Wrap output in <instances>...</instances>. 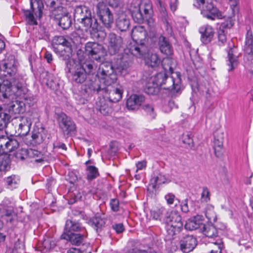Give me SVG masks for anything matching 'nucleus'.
<instances>
[{
  "mask_svg": "<svg viewBox=\"0 0 253 253\" xmlns=\"http://www.w3.org/2000/svg\"><path fill=\"white\" fill-rule=\"evenodd\" d=\"M64 5L61 3H57L54 0H51L50 2L49 6L51 12V15L55 20H58L68 13Z\"/></svg>",
  "mask_w": 253,
  "mask_h": 253,
  "instance_id": "nucleus-18",
  "label": "nucleus"
},
{
  "mask_svg": "<svg viewBox=\"0 0 253 253\" xmlns=\"http://www.w3.org/2000/svg\"><path fill=\"white\" fill-rule=\"evenodd\" d=\"M199 32L201 34V41L205 44L211 41L214 33L212 27L208 25L201 27Z\"/></svg>",
  "mask_w": 253,
  "mask_h": 253,
  "instance_id": "nucleus-24",
  "label": "nucleus"
},
{
  "mask_svg": "<svg viewBox=\"0 0 253 253\" xmlns=\"http://www.w3.org/2000/svg\"><path fill=\"white\" fill-rule=\"evenodd\" d=\"M110 206L112 210L114 211H119V201L117 199H112L110 202Z\"/></svg>",
  "mask_w": 253,
  "mask_h": 253,
  "instance_id": "nucleus-64",
  "label": "nucleus"
},
{
  "mask_svg": "<svg viewBox=\"0 0 253 253\" xmlns=\"http://www.w3.org/2000/svg\"><path fill=\"white\" fill-rule=\"evenodd\" d=\"M77 21L81 24L82 30L88 32L91 35L98 32V24L96 19L92 17L91 11Z\"/></svg>",
  "mask_w": 253,
  "mask_h": 253,
  "instance_id": "nucleus-10",
  "label": "nucleus"
},
{
  "mask_svg": "<svg viewBox=\"0 0 253 253\" xmlns=\"http://www.w3.org/2000/svg\"><path fill=\"white\" fill-rule=\"evenodd\" d=\"M142 108L148 115H150L152 118H155V114L154 113V109L152 105L149 104H146L142 106Z\"/></svg>",
  "mask_w": 253,
  "mask_h": 253,
  "instance_id": "nucleus-58",
  "label": "nucleus"
},
{
  "mask_svg": "<svg viewBox=\"0 0 253 253\" xmlns=\"http://www.w3.org/2000/svg\"><path fill=\"white\" fill-rule=\"evenodd\" d=\"M4 109L8 110L9 113L20 114L25 111L24 103L21 101H12L8 104Z\"/></svg>",
  "mask_w": 253,
  "mask_h": 253,
  "instance_id": "nucleus-28",
  "label": "nucleus"
},
{
  "mask_svg": "<svg viewBox=\"0 0 253 253\" xmlns=\"http://www.w3.org/2000/svg\"><path fill=\"white\" fill-rule=\"evenodd\" d=\"M193 5L195 7L200 9L203 16L208 19H221L225 17L223 13L208 0H193Z\"/></svg>",
  "mask_w": 253,
  "mask_h": 253,
  "instance_id": "nucleus-2",
  "label": "nucleus"
},
{
  "mask_svg": "<svg viewBox=\"0 0 253 253\" xmlns=\"http://www.w3.org/2000/svg\"><path fill=\"white\" fill-rule=\"evenodd\" d=\"M13 213V210L12 207H9L7 208H5L3 206V208H2L1 212H0V216L1 217L3 216H10L12 213Z\"/></svg>",
  "mask_w": 253,
  "mask_h": 253,
  "instance_id": "nucleus-59",
  "label": "nucleus"
},
{
  "mask_svg": "<svg viewBox=\"0 0 253 253\" xmlns=\"http://www.w3.org/2000/svg\"><path fill=\"white\" fill-rule=\"evenodd\" d=\"M106 44L110 54H115L123 47L124 40L122 37L114 33H110L107 36Z\"/></svg>",
  "mask_w": 253,
  "mask_h": 253,
  "instance_id": "nucleus-8",
  "label": "nucleus"
},
{
  "mask_svg": "<svg viewBox=\"0 0 253 253\" xmlns=\"http://www.w3.org/2000/svg\"><path fill=\"white\" fill-rule=\"evenodd\" d=\"M227 32L225 29L219 28L218 31V40L222 44H224L227 41Z\"/></svg>",
  "mask_w": 253,
  "mask_h": 253,
  "instance_id": "nucleus-56",
  "label": "nucleus"
},
{
  "mask_svg": "<svg viewBox=\"0 0 253 253\" xmlns=\"http://www.w3.org/2000/svg\"><path fill=\"white\" fill-rule=\"evenodd\" d=\"M86 231L85 233H69L64 232L61 236V238L69 241L73 245H80L87 237Z\"/></svg>",
  "mask_w": 253,
  "mask_h": 253,
  "instance_id": "nucleus-17",
  "label": "nucleus"
},
{
  "mask_svg": "<svg viewBox=\"0 0 253 253\" xmlns=\"http://www.w3.org/2000/svg\"><path fill=\"white\" fill-rule=\"evenodd\" d=\"M30 4L32 11L29 10H25L24 14L26 20L30 25H37V22L35 19L34 14H37L38 12V16L40 18L42 14L43 5L42 0H30Z\"/></svg>",
  "mask_w": 253,
  "mask_h": 253,
  "instance_id": "nucleus-7",
  "label": "nucleus"
},
{
  "mask_svg": "<svg viewBox=\"0 0 253 253\" xmlns=\"http://www.w3.org/2000/svg\"><path fill=\"white\" fill-rule=\"evenodd\" d=\"M105 223L104 220L101 218L95 217L92 219V224L94 226V228L97 232L105 225Z\"/></svg>",
  "mask_w": 253,
  "mask_h": 253,
  "instance_id": "nucleus-57",
  "label": "nucleus"
},
{
  "mask_svg": "<svg viewBox=\"0 0 253 253\" xmlns=\"http://www.w3.org/2000/svg\"><path fill=\"white\" fill-rule=\"evenodd\" d=\"M129 10L135 22H146L149 26H154V20L152 17L153 13V6L150 0H140L138 3L132 2Z\"/></svg>",
  "mask_w": 253,
  "mask_h": 253,
  "instance_id": "nucleus-1",
  "label": "nucleus"
},
{
  "mask_svg": "<svg viewBox=\"0 0 253 253\" xmlns=\"http://www.w3.org/2000/svg\"><path fill=\"white\" fill-rule=\"evenodd\" d=\"M11 116L6 110L0 107V130L5 128L10 122Z\"/></svg>",
  "mask_w": 253,
  "mask_h": 253,
  "instance_id": "nucleus-38",
  "label": "nucleus"
},
{
  "mask_svg": "<svg viewBox=\"0 0 253 253\" xmlns=\"http://www.w3.org/2000/svg\"><path fill=\"white\" fill-rule=\"evenodd\" d=\"M99 175L98 169L94 166H88L86 168V179L89 181H91Z\"/></svg>",
  "mask_w": 253,
  "mask_h": 253,
  "instance_id": "nucleus-44",
  "label": "nucleus"
},
{
  "mask_svg": "<svg viewBox=\"0 0 253 253\" xmlns=\"http://www.w3.org/2000/svg\"><path fill=\"white\" fill-rule=\"evenodd\" d=\"M146 65L152 68L158 67L161 63V59L156 53H149L144 57Z\"/></svg>",
  "mask_w": 253,
  "mask_h": 253,
  "instance_id": "nucleus-32",
  "label": "nucleus"
},
{
  "mask_svg": "<svg viewBox=\"0 0 253 253\" xmlns=\"http://www.w3.org/2000/svg\"><path fill=\"white\" fill-rule=\"evenodd\" d=\"M203 217L200 215H197L188 219L185 224V228L187 230H194L204 225Z\"/></svg>",
  "mask_w": 253,
  "mask_h": 253,
  "instance_id": "nucleus-22",
  "label": "nucleus"
},
{
  "mask_svg": "<svg viewBox=\"0 0 253 253\" xmlns=\"http://www.w3.org/2000/svg\"><path fill=\"white\" fill-rule=\"evenodd\" d=\"M96 105L100 112L103 115H106L111 112V108L104 98H100L96 102Z\"/></svg>",
  "mask_w": 253,
  "mask_h": 253,
  "instance_id": "nucleus-39",
  "label": "nucleus"
},
{
  "mask_svg": "<svg viewBox=\"0 0 253 253\" xmlns=\"http://www.w3.org/2000/svg\"><path fill=\"white\" fill-rule=\"evenodd\" d=\"M166 213H167L166 209L164 207H161L151 210V216L155 219H161L163 215Z\"/></svg>",
  "mask_w": 253,
  "mask_h": 253,
  "instance_id": "nucleus-48",
  "label": "nucleus"
},
{
  "mask_svg": "<svg viewBox=\"0 0 253 253\" xmlns=\"http://www.w3.org/2000/svg\"><path fill=\"white\" fill-rule=\"evenodd\" d=\"M85 52L86 54L96 61H100L103 55L102 46L93 42H88L86 43Z\"/></svg>",
  "mask_w": 253,
  "mask_h": 253,
  "instance_id": "nucleus-13",
  "label": "nucleus"
},
{
  "mask_svg": "<svg viewBox=\"0 0 253 253\" xmlns=\"http://www.w3.org/2000/svg\"><path fill=\"white\" fill-rule=\"evenodd\" d=\"M146 36V31L142 26H135L131 31V37L136 42H141L145 39Z\"/></svg>",
  "mask_w": 253,
  "mask_h": 253,
  "instance_id": "nucleus-29",
  "label": "nucleus"
},
{
  "mask_svg": "<svg viewBox=\"0 0 253 253\" xmlns=\"http://www.w3.org/2000/svg\"><path fill=\"white\" fill-rule=\"evenodd\" d=\"M17 72V66L13 56L6 58L0 65V76L10 78L14 76Z\"/></svg>",
  "mask_w": 253,
  "mask_h": 253,
  "instance_id": "nucleus-9",
  "label": "nucleus"
},
{
  "mask_svg": "<svg viewBox=\"0 0 253 253\" xmlns=\"http://www.w3.org/2000/svg\"><path fill=\"white\" fill-rule=\"evenodd\" d=\"M216 134H214V149L215 155L219 157L221 154L222 150L223 142L224 139V134L222 132H220L219 138H216Z\"/></svg>",
  "mask_w": 253,
  "mask_h": 253,
  "instance_id": "nucleus-37",
  "label": "nucleus"
},
{
  "mask_svg": "<svg viewBox=\"0 0 253 253\" xmlns=\"http://www.w3.org/2000/svg\"><path fill=\"white\" fill-rule=\"evenodd\" d=\"M205 215L210 220L214 221L216 219V214L214 211V207L211 205H208L205 209Z\"/></svg>",
  "mask_w": 253,
  "mask_h": 253,
  "instance_id": "nucleus-49",
  "label": "nucleus"
},
{
  "mask_svg": "<svg viewBox=\"0 0 253 253\" xmlns=\"http://www.w3.org/2000/svg\"><path fill=\"white\" fill-rule=\"evenodd\" d=\"M104 85L98 77L94 80H89L86 84V86L91 91L96 93H99L100 91H105L106 88H105Z\"/></svg>",
  "mask_w": 253,
  "mask_h": 253,
  "instance_id": "nucleus-30",
  "label": "nucleus"
},
{
  "mask_svg": "<svg viewBox=\"0 0 253 253\" xmlns=\"http://www.w3.org/2000/svg\"><path fill=\"white\" fill-rule=\"evenodd\" d=\"M202 232L208 237L212 238L217 236L218 232L216 228L212 225H205L203 226Z\"/></svg>",
  "mask_w": 253,
  "mask_h": 253,
  "instance_id": "nucleus-42",
  "label": "nucleus"
},
{
  "mask_svg": "<svg viewBox=\"0 0 253 253\" xmlns=\"http://www.w3.org/2000/svg\"><path fill=\"white\" fill-rule=\"evenodd\" d=\"M53 47L58 46L60 45H64V46L69 45L70 42L66 40L63 36L55 37L53 40Z\"/></svg>",
  "mask_w": 253,
  "mask_h": 253,
  "instance_id": "nucleus-50",
  "label": "nucleus"
},
{
  "mask_svg": "<svg viewBox=\"0 0 253 253\" xmlns=\"http://www.w3.org/2000/svg\"><path fill=\"white\" fill-rule=\"evenodd\" d=\"M142 80L145 82L144 89L146 93L154 95L159 92L160 88L158 87V85L152 80L147 75V73L143 74Z\"/></svg>",
  "mask_w": 253,
  "mask_h": 253,
  "instance_id": "nucleus-21",
  "label": "nucleus"
},
{
  "mask_svg": "<svg viewBox=\"0 0 253 253\" xmlns=\"http://www.w3.org/2000/svg\"><path fill=\"white\" fill-rule=\"evenodd\" d=\"M104 92L108 94V97L110 102L116 103L122 99L123 89L121 86L118 87L112 86L106 88Z\"/></svg>",
  "mask_w": 253,
  "mask_h": 253,
  "instance_id": "nucleus-19",
  "label": "nucleus"
},
{
  "mask_svg": "<svg viewBox=\"0 0 253 253\" xmlns=\"http://www.w3.org/2000/svg\"><path fill=\"white\" fill-rule=\"evenodd\" d=\"M165 84H164L163 88L164 89L172 90L178 92L181 86L180 75L178 73H172L171 76H166Z\"/></svg>",
  "mask_w": 253,
  "mask_h": 253,
  "instance_id": "nucleus-14",
  "label": "nucleus"
},
{
  "mask_svg": "<svg viewBox=\"0 0 253 253\" xmlns=\"http://www.w3.org/2000/svg\"><path fill=\"white\" fill-rule=\"evenodd\" d=\"M196 238L192 235H183L179 239L180 250L184 253H188L194 250L197 245Z\"/></svg>",
  "mask_w": 253,
  "mask_h": 253,
  "instance_id": "nucleus-11",
  "label": "nucleus"
},
{
  "mask_svg": "<svg viewBox=\"0 0 253 253\" xmlns=\"http://www.w3.org/2000/svg\"><path fill=\"white\" fill-rule=\"evenodd\" d=\"M53 48L59 58L62 60L66 61V68H67V63L71 60H74L71 58L72 48L71 44L65 46L64 45L54 46Z\"/></svg>",
  "mask_w": 253,
  "mask_h": 253,
  "instance_id": "nucleus-16",
  "label": "nucleus"
},
{
  "mask_svg": "<svg viewBox=\"0 0 253 253\" xmlns=\"http://www.w3.org/2000/svg\"><path fill=\"white\" fill-rule=\"evenodd\" d=\"M57 21L59 25L63 29H68L72 24L71 17L68 13L62 17L59 18Z\"/></svg>",
  "mask_w": 253,
  "mask_h": 253,
  "instance_id": "nucleus-43",
  "label": "nucleus"
},
{
  "mask_svg": "<svg viewBox=\"0 0 253 253\" xmlns=\"http://www.w3.org/2000/svg\"><path fill=\"white\" fill-rule=\"evenodd\" d=\"M149 77L152 79V80L155 82L158 85V87L163 88L164 84H165V79L166 75L164 73H159L155 76L151 75L150 74L147 73Z\"/></svg>",
  "mask_w": 253,
  "mask_h": 253,
  "instance_id": "nucleus-41",
  "label": "nucleus"
},
{
  "mask_svg": "<svg viewBox=\"0 0 253 253\" xmlns=\"http://www.w3.org/2000/svg\"><path fill=\"white\" fill-rule=\"evenodd\" d=\"M56 245V242L54 239L51 237H47L42 242L39 247L41 252L46 253L53 248Z\"/></svg>",
  "mask_w": 253,
  "mask_h": 253,
  "instance_id": "nucleus-36",
  "label": "nucleus"
},
{
  "mask_svg": "<svg viewBox=\"0 0 253 253\" xmlns=\"http://www.w3.org/2000/svg\"><path fill=\"white\" fill-rule=\"evenodd\" d=\"M17 132L21 136L27 135L30 131L32 122L30 117L23 116L16 119Z\"/></svg>",
  "mask_w": 253,
  "mask_h": 253,
  "instance_id": "nucleus-15",
  "label": "nucleus"
},
{
  "mask_svg": "<svg viewBox=\"0 0 253 253\" xmlns=\"http://www.w3.org/2000/svg\"><path fill=\"white\" fill-rule=\"evenodd\" d=\"M66 69L71 74V79L77 84H82L87 79L86 72L84 66L75 60H71L67 63Z\"/></svg>",
  "mask_w": 253,
  "mask_h": 253,
  "instance_id": "nucleus-5",
  "label": "nucleus"
},
{
  "mask_svg": "<svg viewBox=\"0 0 253 253\" xmlns=\"http://www.w3.org/2000/svg\"><path fill=\"white\" fill-rule=\"evenodd\" d=\"M229 2L230 7L232 9L233 13L234 14L235 12L238 11V0H229Z\"/></svg>",
  "mask_w": 253,
  "mask_h": 253,
  "instance_id": "nucleus-62",
  "label": "nucleus"
},
{
  "mask_svg": "<svg viewBox=\"0 0 253 253\" xmlns=\"http://www.w3.org/2000/svg\"><path fill=\"white\" fill-rule=\"evenodd\" d=\"M27 154L30 157L35 158L36 162H41L43 161L42 154L37 150L29 149L27 151Z\"/></svg>",
  "mask_w": 253,
  "mask_h": 253,
  "instance_id": "nucleus-47",
  "label": "nucleus"
},
{
  "mask_svg": "<svg viewBox=\"0 0 253 253\" xmlns=\"http://www.w3.org/2000/svg\"><path fill=\"white\" fill-rule=\"evenodd\" d=\"M129 50L131 55L139 58L145 56L146 51V47L143 44L132 45Z\"/></svg>",
  "mask_w": 253,
  "mask_h": 253,
  "instance_id": "nucleus-35",
  "label": "nucleus"
},
{
  "mask_svg": "<svg viewBox=\"0 0 253 253\" xmlns=\"http://www.w3.org/2000/svg\"><path fill=\"white\" fill-rule=\"evenodd\" d=\"M19 182L18 176L13 175L8 176L6 179V182L8 185L11 187H15V185Z\"/></svg>",
  "mask_w": 253,
  "mask_h": 253,
  "instance_id": "nucleus-55",
  "label": "nucleus"
},
{
  "mask_svg": "<svg viewBox=\"0 0 253 253\" xmlns=\"http://www.w3.org/2000/svg\"><path fill=\"white\" fill-rule=\"evenodd\" d=\"M164 220L166 224H172L174 226H175L176 229H182L183 223L181 221V217L176 212H171L164 217Z\"/></svg>",
  "mask_w": 253,
  "mask_h": 253,
  "instance_id": "nucleus-23",
  "label": "nucleus"
},
{
  "mask_svg": "<svg viewBox=\"0 0 253 253\" xmlns=\"http://www.w3.org/2000/svg\"><path fill=\"white\" fill-rule=\"evenodd\" d=\"M244 51L249 55L253 53V36L252 32L250 31H248L247 33Z\"/></svg>",
  "mask_w": 253,
  "mask_h": 253,
  "instance_id": "nucleus-34",
  "label": "nucleus"
},
{
  "mask_svg": "<svg viewBox=\"0 0 253 253\" xmlns=\"http://www.w3.org/2000/svg\"><path fill=\"white\" fill-rule=\"evenodd\" d=\"M26 89L21 84L12 85L7 80L3 81L0 86V99L2 101L13 98V96L22 97Z\"/></svg>",
  "mask_w": 253,
  "mask_h": 253,
  "instance_id": "nucleus-3",
  "label": "nucleus"
},
{
  "mask_svg": "<svg viewBox=\"0 0 253 253\" xmlns=\"http://www.w3.org/2000/svg\"><path fill=\"white\" fill-rule=\"evenodd\" d=\"M237 53V48L233 46L230 48L228 51V65L230 67L228 70L232 71L238 65L237 56L235 54Z\"/></svg>",
  "mask_w": 253,
  "mask_h": 253,
  "instance_id": "nucleus-31",
  "label": "nucleus"
},
{
  "mask_svg": "<svg viewBox=\"0 0 253 253\" xmlns=\"http://www.w3.org/2000/svg\"><path fill=\"white\" fill-rule=\"evenodd\" d=\"M129 25V20L125 14L120 15L116 20V26L121 31L127 30Z\"/></svg>",
  "mask_w": 253,
  "mask_h": 253,
  "instance_id": "nucleus-33",
  "label": "nucleus"
},
{
  "mask_svg": "<svg viewBox=\"0 0 253 253\" xmlns=\"http://www.w3.org/2000/svg\"><path fill=\"white\" fill-rule=\"evenodd\" d=\"M6 143L5 148H7L6 152L7 153L14 151L19 146V143L15 138L8 139L6 138Z\"/></svg>",
  "mask_w": 253,
  "mask_h": 253,
  "instance_id": "nucleus-45",
  "label": "nucleus"
},
{
  "mask_svg": "<svg viewBox=\"0 0 253 253\" xmlns=\"http://www.w3.org/2000/svg\"><path fill=\"white\" fill-rule=\"evenodd\" d=\"M201 199L203 202H208L210 200V191L207 187L203 189L201 195Z\"/></svg>",
  "mask_w": 253,
  "mask_h": 253,
  "instance_id": "nucleus-60",
  "label": "nucleus"
},
{
  "mask_svg": "<svg viewBox=\"0 0 253 253\" xmlns=\"http://www.w3.org/2000/svg\"><path fill=\"white\" fill-rule=\"evenodd\" d=\"M10 168L8 158L0 155V171L7 170Z\"/></svg>",
  "mask_w": 253,
  "mask_h": 253,
  "instance_id": "nucleus-53",
  "label": "nucleus"
},
{
  "mask_svg": "<svg viewBox=\"0 0 253 253\" xmlns=\"http://www.w3.org/2000/svg\"><path fill=\"white\" fill-rule=\"evenodd\" d=\"M209 246L211 249V253H221L223 245L221 240H217L215 242L211 243Z\"/></svg>",
  "mask_w": 253,
  "mask_h": 253,
  "instance_id": "nucleus-46",
  "label": "nucleus"
},
{
  "mask_svg": "<svg viewBox=\"0 0 253 253\" xmlns=\"http://www.w3.org/2000/svg\"><path fill=\"white\" fill-rule=\"evenodd\" d=\"M91 11L90 9L85 5L77 6L74 10V17L79 20L82 17L85 15L86 13H89Z\"/></svg>",
  "mask_w": 253,
  "mask_h": 253,
  "instance_id": "nucleus-40",
  "label": "nucleus"
},
{
  "mask_svg": "<svg viewBox=\"0 0 253 253\" xmlns=\"http://www.w3.org/2000/svg\"><path fill=\"white\" fill-rule=\"evenodd\" d=\"M192 137V133L191 132H186L183 134L182 141L183 143L188 145L189 147H191L193 145Z\"/></svg>",
  "mask_w": 253,
  "mask_h": 253,
  "instance_id": "nucleus-52",
  "label": "nucleus"
},
{
  "mask_svg": "<svg viewBox=\"0 0 253 253\" xmlns=\"http://www.w3.org/2000/svg\"><path fill=\"white\" fill-rule=\"evenodd\" d=\"M97 77L99 78L105 88L114 86L117 81V75L114 73L112 65L110 63L101 64L97 72Z\"/></svg>",
  "mask_w": 253,
  "mask_h": 253,
  "instance_id": "nucleus-4",
  "label": "nucleus"
},
{
  "mask_svg": "<svg viewBox=\"0 0 253 253\" xmlns=\"http://www.w3.org/2000/svg\"><path fill=\"white\" fill-rule=\"evenodd\" d=\"M234 24V20H233L231 18H229L225 22H223L221 24L220 27L223 29H230L233 26Z\"/></svg>",
  "mask_w": 253,
  "mask_h": 253,
  "instance_id": "nucleus-61",
  "label": "nucleus"
},
{
  "mask_svg": "<svg viewBox=\"0 0 253 253\" xmlns=\"http://www.w3.org/2000/svg\"><path fill=\"white\" fill-rule=\"evenodd\" d=\"M144 101L145 97L143 95L132 94L126 100V107L130 110H137Z\"/></svg>",
  "mask_w": 253,
  "mask_h": 253,
  "instance_id": "nucleus-20",
  "label": "nucleus"
},
{
  "mask_svg": "<svg viewBox=\"0 0 253 253\" xmlns=\"http://www.w3.org/2000/svg\"><path fill=\"white\" fill-rule=\"evenodd\" d=\"M57 120L59 126L64 133L68 134L75 130L76 127L74 123L65 113L61 112L57 114Z\"/></svg>",
  "mask_w": 253,
  "mask_h": 253,
  "instance_id": "nucleus-12",
  "label": "nucleus"
},
{
  "mask_svg": "<svg viewBox=\"0 0 253 253\" xmlns=\"http://www.w3.org/2000/svg\"><path fill=\"white\" fill-rule=\"evenodd\" d=\"M166 229L167 233V235L169 236V239L172 238L175 235L179 233L182 229H176L175 226L172 224H166Z\"/></svg>",
  "mask_w": 253,
  "mask_h": 253,
  "instance_id": "nucleus-51",
  "label": "nucleus"
},
{
  "mask_svg": "<svg viewBox=\"0 0 253 253\" xmlns=\"http://www.w3.org/2000/svg\"><path fill=\"white\" fill-rule=\"evenodd\" d=\"M165 199L169 205H174V206H177L179 203L177 199L176 198L175 195L172 193H169L166 194L165 196Z\"/></svg>",
  "mask_w": 253,
  "mask_h": 253,
  "instance_id": "nucleus-54",
  "label": "nucleus"
},
{
  "mask_svg": "<svg viewBox=\"0 0 253 253\" xmlns=\"http://www.w3.org/2000/svg\"><path fill=\"white\" fill-rule=\"evenodd\" d=\"M158 45L161 52L167 55H171L173 53L171 45L166 37L161 36L159 38Z\"/></svg>",
  "mask_w": 253,
  "mask_h": 253,
  "instance_id": "nucleus-26",
  "label": "nucleus"
},
{
  "mask_svg": "<svg viewBox=\"0 0 253 253\" xmlns=\"http://www.w3.org/2000/svg\"><path fill=\"white\" fill-rule=\"evenodd\" d=\"M85 67L86 69H85L86 73L87 72L88 74H93L95 70L96 66L94 64L92 63H87L85 64Z\"/></svg>",
  "mask_w": 253,
  "mask_h": 253,
  "instance_id": "nucleus-63",
  "label": "nucleus"
},
{
  "mask_svg": "<svg viewBox=\"0 0 253 253\" xmlns=\"http://www.w3.org/2000/svg\"><path fill=\"white\" fill-rule=\"evenodd\" d=\"M132 62L131 55L124 53L118 61L117 68L120 71L126 70L131 65Z\"/></svg>",
  "mask_w": 253,
  "mask_h": 253,
  "instance_id": "nucleus-27",
  "label": "nucleus"
},
{
  "mask_svg": "<svg viewBox=\"0 0 253 253\" xmlns=\"http://www.w3.org/2000/svg\"><path fill=\"white\" fill-rule=\"evenodd\" d=\"M85 231H86L85 229L78 222L72 220H68L65 224V231L64 232L67 233L76 232L85 233Z\"/></svg>",
  "mask_w": 253,
  "mask_h": 253,
  "instance_id": "nucleus-25",
  "label": "nucleus"
},
{
  "mask_svg": "<svg viewBox=\"0 0 253 253\" xmlns=\"http://www.w3.org/2000/svg\"><path fill=\"white\" fill-rule=\"evenodd\" d=\"M96 14L104 27L107 29L112 27L114 16L108 7L103 2H99L96 6Z\"/></svg>",
  "mask_w": 253,
  "mask_h": 253,
  "instance_id": "nucleus-6",
  "label": "nucleus"
}]
</instances>
